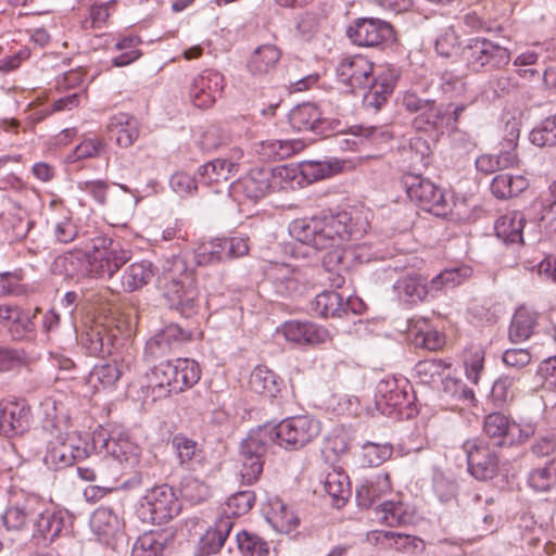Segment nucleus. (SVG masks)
Wrapping results in <instances>:
<instances>
[{"label":"nucleus","instance_id":"412c9836","mask_svg":"<svg viewBox=\"0 0 556 556\" xmlns=\"http://www.w3.org/2000/svg\"><path fill=\"white\" fill-rule=\"evenodd\" d=\"M275 292L281 296H293L303 288L304 275L299 268L287 264H275L268 270Z\"/></svg>","mask_w":556,"mask_h":556},{"label":"nucleus","instance_id":"79ce46f5","mask_svg":"<svg viewBox=\"0 0 556 556\" xmlns=\"http://www.w3.org/2000/svg\"><path fill=\"white\" fill-rule=\"evenodd\" d=\"M535 325V313L529 311L526 307H519L515 312L509 326V340L513 343H520L526 341L532 334Z\"/></svg>","mask_w":556,"mask_h":556},{"label":"nucleus","instance_id":"a19ab883","mask_svg":"<svg viewBox=\"0 0 556 556\" xmlns=\"http://www.w3.org/2000/svg\"><path fill=\"white\" fill-rule=\"evenodd\" d=\"M172 445L176 452L179 465L188 470H195L202 460V451L198 448L195 441L182 435L176 434L172 440Z\"/></svg>","mask_w":556,"mask_h":556},{"label":"nucleus","instance_id":"9b49d317","mask_svg":"<svg viewBox=\"0 0 556 556\" xmlns=\"http://www.w3.org/2000/svg\"><path fill=\"white\" fill-rule=\"evenodd\" d=\"M267 434L258 429L250 431L242 441L240 447L242 481L247 484H253L263 472L264 460L268 446Z\"/></svg>","mask_w":556,"mask_h":556},{"label":"nucleus","instance_id":"f704fd0d","mask_svg":"<svg viewBox=\"0 0 556 556\" xmlns=\"http://www.w3.org/2000/svg\"><path fill=\"white\" fill-rule=\"evenodd\" d=\"M249 386L254 393L276 397L281 391L283 381L266 366H257L250 376Z\"/></svg>","mask_w":556,"mask_h":556},{"label":"nucleus","instance_id":"774afa93","mask_svg":"<svg viewBox=\"0 0 556 556\" xmlns=\"http://www.w3.org/2000/svg\"><path fill=\"white\" fill-rule=\"evenodd\" d=\"M433 490L442 503H450L456 497L457 486L452 479L438 473L433 478Z\"/></svg>","mask_w":556,"mask_h":556},{"label":"nucleus","instance_id":"393cba45","mask_svg":"<svg viewBox=\"0 0 556 556\" xmlns=\"http://www.w3.org/2000/svg\"><path fill=\"white\" fill-rule=\"evenodd\" d=\"M54 270L67 278L76 279L91 278L90 252L75 251L67 252L54 261Z\"/></svg>","mask_w":556,"mask_h":556},{"label":"nucleus","instance_id":"ddd939ff","mask_svg":"<svg viewBox=\"0 0 556 556\" xmlns=\"http://www.w3.org/2000/svg\"><path fill=\"white\" fill-rule=\"evenodd\" d=\"M289 123L298 131H312L324 137L329 136L340 125L337 121L323 117L319 108L313 103H302L289 113Z\"/></svg>","mask_w":556,"mask_h":556},{"label":"nucleus","instance_id":"bb28decb","mask_svg":"<svg viewBox=\"0 0 556 556\" xmlns=\"http://www.w3.org/2000/svg\"><path fill=\"white\" fill-rule=\"evenodd\" d=\"M392 490L389 472L381 471L375 476L366 478L356 489V498L362 507H370L380 497L387 495Z\"/></svg>","mask_w":556,"mask_h":556},{"label":"nucleus","instance_id":"6e6552de","mask_svg":"<svg viewBox=\"0 0 556 556\" xmlns=\"http://www.w3.org/2000/svg\"><path fill=\"white\" fill-rule=\"evenodd\" d=\"M91 454V441L76 433H70L65 438H56L49 442L43 462L48 467L59 470L71 467Z\"/></svg>","mask_w":556,"mask_h":556},{"label":"nucleus","instance_id":"de8ad7c7","mask_svg":"<svg viewBox=\"0 0 556 556\" xmlns=\"http://www.w3.org/2000/svg\"><path fill=\"white\" fill-rule=\"evenodd\" d=\"M471 274L472 269L469 266H458L444 269L431 279L430 288H432L433 293L442 290L443 288H455L468 279Z\"/></svg>","mask_w":556,"mask_h":556},{"label":"nucleus","instance_id":"680f3d73","mask_svg":"<svg viewBox=\"0 0 556 556\" xmlns=\"http://www.w3.org/2000/svg\"><path fill=\"white\" fill-rule=\"evenodd\" d=\"M530 140L538 147L556 146V114L545 118L530 132Z\"/></svg>","mask_w":556,"mask_h":556},{"label":"nucleus","instance_id":"f8f14e48","mask_svg":"<svg viewBox=\"0 0 556 556\" xmlns=\"http://www.w3.org/2000/svg\"><path fill=\"white\" fill-rule=\"evenodd\" d=\"M191 339L190 330L182 329L177 324H169L147 341L144 355L152 359L166 357Z\"/></svg>","mask_w":556,"mask_h":556},{"label":"nucleus","instance_id":"f03ea898","mask_svg":"<svg viewBox=\"0 0 556 556\" xmlns=\"http://www.w3.org/2000/svg\"><path fill=\"white\" fill-rule=\"evenodd\" d=\"M160 283L169 306L182 317L190 318L198 313L195 276L185 258L174 257L164 269Z\"/></svg>","mask_w":556,"mask_h":556},{"label":"nucleus","instance_id":"e433bc0d","mask_svg":"<svg viewBox=\"0 0 556 556\" xmlns=\"http://www.w3.org/2000/svg\"><path fill=\"white\" fill-rule=\"evenodd\" d=\"M405 394L397 389L394 380H381L376 388L375 403L377 408L384 415H391L393 409L401 407Z\"/></svg>","mask_w":556,"mask_h":556},{"label":"nucleus","instance_id":"864d4df0","mask_svg":"<svg viewBox=\"0 0 556 556\" xmlns=\"http://www.w3.org/2000/svg\"><path fill=\"white\" fill-rule=\"evenodd\" d=\"M255 496L252 491H241L231 495L223 509L220 517L231 518L247 514L254 505Z\"/></svg>","mask_w":556,"mask_h":556},{"label":"nucleus","instance_id":"8fccbe9b","mask_svg":"<svg viewBox=\"0 0 556 556\" xmlns=\"http://www.w3.org/2000/svg\"><path fill=\"white\" fill-rule=\"evenodd\" d=\"M378 518L389 527L402 526L409 520V516L401 502L387 501L376 507Z\"/></svg>","mask_w":556,"mask_h":556},{"label":"nucleus","instance_id":"39448f33","mask_svg":"<svg viewBox=\"0 0 556 556\" xmlns=\"http://www.w3.org/2000/svg\"><path fill=\"white\" fill-rule=\"evenodd\" d=\"M462 58L468 70L475 73L500 70L510 62L505 47L486 38H472L463 48Z\"/></svg>","mask_w":556,"mask_h":556},{"label":"nucleus","instance_id":"4c0bfd02","mask_svg":"<svg viewBox=\"0 0 556 556\" xmlns=\"http://www.w3.org/2000/svg\"><path fill=\"white\" fill-rule=\"evenodd\" d=\"M350 309V301L336 291H324L315 296L313 311L321 317H341Z\"/></svg>","mask_w":556,"mask_h":556},{"label":"nucleus","instance_id":"dca6fc26","mask_svg":"<svg viewBox=\"0 0 556 556\" xmlns=\"http://www.w3.org/2000/svg\"><path fill=\"white\" fill-rule=\"evenodd\" d=\"M339 80L352 89H366L374 81V65L365 56L344 58L337 67Z\"/></svg>","mask_w":556,"mask_h":556},{"label":"nucleus","instance_id":"5fc2aeb1","mask_svg":"<svg viewBox=\"0 0 556 556\" xmlns=\"http://www.w3.org/2000/svg\"><path fill=\"white\" fill-rule=\"evenodd\" d=\"M324 491L331 496L339 506L350 495L349 478L341 471L333 470L327 473L324 480Z\"/></svg>","mask_w":556,"mask_h":556},{"label":"nucleus","instance_id":"58836bf2","mask_svg":"<svg viewBox=\"0 0 556 556\" xmlns=\"http://www.w3.org/2000/svg\"><path fill=\"white\" fill-rule=\"evenodd\" d=\"M403 106L412 113H418V118H424L427 125L435 126L442 117V111L433 100H425L414 92H406L402 100Z\"/></svg>","mask_w":556,"mask_h":556},{"label":"nucleus","instance_id":"7ed1b4c3","mask_svg":"<svg viewBox=\"0 0 556 556\" xmlns=\"http://www.w3.org/2000/svg\"><path fill=\"white\" fill-rule=\"evenodd\" d=\"M257 429L267 434L269 444L277 443L285 450L296 451L319 435L320 422L308 415H299L285 418L274 427H260Z\"/></svg>","mask_w":556,"mask_h":556},{"label":"nucleus","instance_id":"a18cd8bd","mask_svg":"<svg viewBox=\"0 0 556 556\" xmlns=\"http://www.w3.org/2000/svg\"><path fill=\"white\" fill-rule=\"evenodd\" d=\"M9 308V318L5 320L11 323L10 331L13 338L22 340L35 332L34 318L39 308H36L34 314L22 311L17 306L7 305Z\"/></svg>","mask_w":556,"mask_h":556},{"label":"nucleus","instance_id":"c9c22d12","mask_svg":"<svg viewBox=\"0 0 556 556\" xmlns=\"http://www.w3.org/2000/svg\"><path fill=\"white\" fill-rule=\"evenodd\" d=\"M154 276L151 262L140 261L126 267L121 278V286L126 292H132L147 286Z\"/></svg>","mask_w":556,"mask_h":556},{"label":"nucleus","instance_id":"aec40b11","mask_svg":"<svg viewBox=\"0 0 556 556\" xmlns=\"http://www.w3.org/2000/svg\"><path fill=\"white\" fill-rule=\"evenodd\" d=\"M70 516L66 511L47 509L38 514L34 522L33 538L52 543L63 532H67Z\"/></svg>","mask_w":556,"mask_h":556},{"label":"nucleus","instance_id":"0eeeda50","mask_svg":"<svg viewBox=\"0 0 556 556\" xmlns=\"http://www.w3.org/2000/svg\"><path fill=\"white\" fill-rule=\"evenodd\" d=\"M402 184L410 201L424 211L439 217L448 213L450 204L444 192L430 179L420 175L406 174L403 176Z\"/></svg>","mask_w":556,"mask_h":556},{"label":"nucleus","instance_id":"ea45409f","mask_svg":"<svg viewBox=\"0 0 556 556\" xmlns=\"http://www.w3.org/2000/svg\"><path fill=\"white\" fill-rule=\"evenodd\" d=\"M174 364V392L179 393L193 387L201 377L199 364L189 358H177Z\"/></svg>","mask_w":556,"mask_h":556},{"label":"nucleus","instance_id":"a211bd4d","mask_svg":"<svg viewBox=\"0 0 556 556\" xmlns=\"http://www.w3.org/2000/svg\"><path fill=\"white\" fill-rule=\"evenodd\" d=\"M282 331L287 341L298 344H325L331 340L326 328L312 321L289 320L283 324Z\"/></svg>","mask_w":556,"mask_h":556},{"label":"nucleus","instance_id":"cd10ccee","mask_svg":"<svg viewBox=\"0 0 556 556\" xmlns=\"http://www.w3.org/2000/svg\"><path fill=\"white\" fill-rule=\"evenodd\" d=\"M106 131L115 135V142L121 148H128L134 144L139 136V126L136 118L127 113L113 114L105 126Z\"/></svg>","mask_w":556,"mask_h":556},{"label":"nucleus","instance_id":"c03bdc74","mask_svg":"<svg viewBox=\"0 0 556 556\" xmlns=\"http://www.w3.org/2000/svg\"><path fill=\"white\" fill-rule=\"evenodd\" d=\"M279 59L280 52L275 46L264 45L250 56L248 68L253 75H263L268 73Z\"/></svg>","mask_w":556,"mask_h":556},{"label":"nucleus","instance_id":"0e129e2a","mask_svg":"<svg viewBox=\"0 0 556 556\" xmlns=\"http://www.w3.org/2000/svg\"><path fill=\"white\" fill-rule=\"evenodd\" d=\"M393 453L390 444H376L367 442L363 446V459L368 466H379L388 460Z\"/></svg>","mask_w":556,"mask_h":556},{"label":"nucleus","instance_id":"09e8293b","mask_svg":"<svg viewBox=\"0 0 556 556\" xmlns=\"http://www.w3.org/2000/svg\"><path fill=\"white\" fill-rule=\"evenodd\" d=\"M194 260L199 266H207L226 260L222 239L200 243L194 249Z\"/></svg>","mask_w":556,"mask_h":556},{"label":"nucleus","instance_id":"3c124183","mask_svg":"<svg viewBox=\"0 0 556 556\" xmlns=\"http://www.w3.org/2000/svg\"><path fill=\"white\" fill-rule=\"evenodd\" d=\"M238 547L243 556H268L269 544L257 534L241 531L236 536Z\"/></svg>","mask_w":556,"mask_h":556},{"label":"nucleus","instance_id":"5701e85b","mask_svg":"<svg viewBox=\"0 0 556 556\" xmlns=\"http://www.w3.org/2000/svg\"><path fill=\"white\" fill-rule=\"evenodd\" d=\"M399 301L407 304H415L426 299L428 294L434 296L430 282L418 274H409L401 277L393 286Z\"/></svg>","mask_w":556,"mask_h":556},{"label":"nucleus","instance_id":"c85d7f7f","mask_svg":"<svg viewBox=\"0 0 556 556\" xmlns=\"http://www.w3.org/2000/svg\"><path fill=\"white\" fill-rule=\"evenodd\" d=\"M123 526L119 517L109 507L97 508L90 517L91 531L106 544L123 530Z\"/></svg>","mask_w":556,"mask_h":556},{"label":"nucleus","instance_id":"f3484780","mask_svg":"<svg viewBox=\"0 0 556 556\" xmlns=\"http://www.w3.org/2000/svg\"><path fill=\"white\" fill-rule=\"evenodd\" d=\"M399 76L396 68H381L367 87L368 90L363 97L364 105L375 111L384 105L394 90Z\"/></svg>","mask_w":556,"mask_h":556},{"label":"nucleus","instance_id":"e2e57ef3","mask_svg":"<svg viewBox=\"0 0 556 556\" xmlns=\"http://www.w3.org/2000/svg\"><path fill=\"white\" fill-rule=\"evenodd\" d=\"M442 392L446 399L456 403L471 402L475 399L473 391L469 389L462 380L455 378H445L442 381Z\"/></svg>","mask_w":556,"mask_h":556},{"label":"nucleus","instance_id":"603ef678","mask_svg":"<svg viewBox=\"0 0 556 556\" xmlns=\"http://www.w3.org/2000/svg\"><path fill=\"white\" fill-rule=\"evenodd\" d=\"M106 148L104 139L99 137L84 139L67 156L68 163H75L86 159L99 157Z\"/></svg>","mask_w":556,"mask_h":556},{"label":"nucleus","instance_id":"6e6d98bb","mask_svg":"<svg viewBox=\"0 0 556 556\" xmlns=\"http://www.w3.org/2000/svg\"><path fill=\"white\" fill-rule=\"evenodd\" d=\"M164 547L161 535L147 532L137 539L130 556H163Z\"/></svg>","mask_w":556,"mask_h":556},{"label":"nucleus","instance_id":"a878e982","mask_svg":"<svg viewBox=\"0 0 556 556\" xmlns=\"http://www.w3.org/2000/svg\"><path fill=\"white\" fill-rule=\"evenodd\" d=\"M483 431L496 445L510 446L514 445V433L518 431V424L510 421L502 413H492L484 418Z\"/></svg>","mask_w":556,"mask_h":556},{"label":"nucleus","instance_id":"052dcab7","mask_svg":"<svg viewBox=\"0 0 556 556\" xmlns=\"http://www.w3.org/2000/svg\"><path fill=\"white\" fill-rule=\"evenodd\" d=\"M447 365L441 359L419 361L415 366V374L421 383L429 384L441 378Z\"/></svg>","mask_w":556,"mask_h":556},{"label":"nucleus","instance_id":"13d9d810","mask_svg":"<svg viewBox=\"0 0 556 556\" xmlns=\"http://www.w3.org/2000/svg\"><path fill=\"white\" fill-rule=\"evenodd\" d=\"M180 493L187 501L197 504L210 496V489L205 482L193 476H187L180 483Z\"/></svg>","mask_w":556,"mask_h":556},{"label":"nucleus","instance_id":"c756f323","mask_svg":"<svg viewBox=\"0 0 556 556\" xmlns=\"http://www.w3.org/2000/svg\"><path fill=\"white\" fill-rule=\"evenodd\" d=\"M238 172V164L228 159H216L198 169V176L204 185L226 184Z\"/></svg>","mask_w":556,"mask_h":556},{"label":"nucleus","instance_id":"2eb2a0df","mask_svg":"<svg viewBox=\"0 0 556 556\" xmlns=\"http://www.w3.org/2000/svg\"><path fill=\"white\" fill-rule=\"evenodd\" d=\"M348 37L353 43L361 47H377L393 37V27L390 23L379 18H359L351 26Z\"/></svg>","mask_w":556,"mask_h":556},{"label":"nucleus","instance_id":"b1692460","mask_svg":"<svg viewBox=\"0 0 556 556\" xmlns=\"http://www.w3.org/2000/svg\"><path fill=\"white\" fill-rule=\"evenodd\" d=\"M30 422V409L26 405L11 403L0 405V433L4 435L23 434Z\"/></svg>","mask_w":556,"mask_h":556},{"label":"nucleus","instance_id":"72a5a7b5","mask_svg":"<svg viewBox=\"0 0 556 556\" xmlns=\"http://www.w3.org/2000/svg\"><path fill=\"white\" fill-rule=\"evenodd\" d=\"M233 521L231 518L219 517L215 522L214 528L208 529L200 540V554L201 556H208L216 554L224 546L231 529Z\"/></svg>","mask_w":556,"mask_h":556},{"label":"nucleus","instance_id":"49530a36","mask_svg":"<svg viewBox=\"0 0 556 556\" xmlns=\"http://www.w3.org/2000/svg\"><path fill=\"white\" fill-rule=\"evenodd\" d=\"M528 186L522 176L501 174L494 177L491 184L492 193L498 199H506L518 195Z\"/></svg>","mask_w":556,"mask_h":556},{"label":"nucleus","instance_id":"4be33fe9","mask_svg":"<svg viewBox=\"0 0 556 556\" xmlns=\"http://www.w3.org/2000/svg\"><path fill=\"white\" fill-rule=\"evenodd\" d=\"M116 338L115 330L109 329L102 324H96L81 334L80 342L88 354L103 357L113 355Z\"/></svg>","mask_w":556,"mask_h":556},{"label":"nucleus","instance_id":"6ab92c4d","mask_svg":"<svg viewBox=\"0 0 556 556\" xmlns=\"http://www.w3.org/2000/svg\"><path fill=\"white\" fill-rule=\"evenodd\" d=\"M283 174L286 176L289 174L288 169L283 167L276 168L273 172L266 168H253L238 182L237 188H240L247 198L256 201L269 192L271 188L270 178L275 179L277 176L282 178Z\"/></svg>","mask_w":556,"mask_h":556},{"label":"nucleus","instance_id":"bf43d9fd","mask_svg":"<svg viewBox=\"0 0 556 556\" xmlns=\"http://www.w3.org/2000/svg\"><path fill=\"white\" fill-rule=\"evenodd\" d=\"M518 138L519 129L513 126L507 137L501 142L500 152L495 155L498 157L503 169L518 163V155L516 153Z\"/></svg>","mask_w":556,"mask_h":556},{"label":"nucleus","instance_id":"4d7b16f0","mask_svg":"<svg viewBox=\"0 0 556 556\" xmlns=\"http://www.w3.org/2000/svg\"><path fill=\"white\" fill-rule=\"evenodd\" d=\"M529 483L536 491H547L556 483V458L544 467L534 469L529 476Z\"/></svg>","mask_w":556,"mask_h":556},{"label":"nucleus","instance_id":"423d86ee","mask_svg":"<svg viewBox=\"0 0 556 556\" xmlns=\"http://www.w3.org/2000/svg\"><path fill=\"white\" fill-rule=\"evenodd\" d=\"M180 510L175 492L167 484L155 486L147 492L137 508L138 517L146 523L164 525Z\"/></svg>","mask_w":556,"mask_h":556},{"label":"nucleus","instance_id":"473e14b6","mask_svg":"<svg viewBox=\"0 0 556 556\" xmlns=\"http://www.w3.org/2000/svg\"><path fill=\"white\" fill-rule=\"evenodd\" d=\"M526 225L525 216L521 212H508L495 222L494 229L496 236L506 243H523L522 230Z\"/></svg>","mask_w":556,"mask_h":556},{"label":"nucleus","instance_id":"37998d69","mask_svg":"<svg viewBox=\"0 0 556 556\" xmlns=\"http://www.w3.org/2000/svg\"><path fill=\"white\" fill-rule=\"evenodd\" d=\"M303 149L301 140H266L261 143L260 154L270 161H281Z\"/></svg>","mask_w":556,"mask_h":556},{"label":"nucleus","instance_id":"338daca9","mask_svg":"<svg viewBox=\"0 0 556 556\" xmlns=\"http://www.w3.org/2000/svg\"><path fill=\"white\" fill-rule=\"evenodd\" d=\"M31 515L27 506H11L2 515V521L8 530H22Z\"/></svg>","mask_w":556,"mask_h":556},{"label":"nucleus","instance_id":"4468645a","mask_svg":"<svg viewBox=\"0 0 556 556\" xmlns=\"http://www.w3.org/2000/svg\"><path fill=\"white\" fill-rule=\"evenodd\" d=\"M223 89V75L216 71L206 70L193 78L189 88V98L194 106L208 109L220 97Z\"/></svg>","mask_w":556,"mask_h":556},{"label":"nucleus","instance_id":"2f4dec72","mask_svg":"<svg viewBox=\"0 0 556 556\" xmlns=\"http://www.w3.org/2000/svg\"><path fill=\"white\" fill-rule=\"evenodd\" d=\"M174 364L163 362L154 366L147 375V388L151 390L154 399H161L174 392Z\"/></svg>","mask_w":556,"mask_h":556},{"label":"nucleus","instance_id":"20e7f679","mask_svg":"<svg viewBox=\"0 0 556 556\" xmlns=\"http://www.w3.org/2000/svg\"><path fill=\"white\" fill-rule=\"evenodd\" d=\"M90 243L91 278L112 280L131 258V252L112 238L97 236Z\"/></svg>","mask_w":556,"mask_h":556},{"label":"nucleus","instance_id":"f257e3e1","mask_svg":"<svg viewBox=\"0 0 556 556\" xmlns=\"http://www.w3.org/2000/svg\"><path fill=\"white\" fill-rule=\"evenodd\" d=\"M289 232L316 250L340 247L352 237V218L346 212L299 218L290 224Z\"/></svg>","mask_w":556,"mask_h":556},{"label":"nucleus","instance_id":"69168bd1","mask_svg":"<svg viewBox=\"0 0 556 556\" xmlns=\"http://www.w3.org/2000/svg\"><path fill=\"white\" fill-rule=\"evenodd\" d=\"M484 350L477 348L470 351L465 358L466 377L475 384H478L480 375L484 370Z\"/></svg>","mask_w":556,"mask_h":556},{"label":"nucleus","instance_id":"9d476101","mask_svg":"<svg viewBox=\"0 0 556 556\" xmlns=\"http://www.w3.org/2000/svg\"><path fill=\"white\" fill-rule=\"evenodd\" d=\"M462 450L466 455L468 471L478 480L492 479L498 469V456L485 439L475 437L467 439Z\"/></svg>","mask_w":556,"mask_h":556},{"label":"nucleus","instance_id":"1a4fd4ad","mask_svg":"<svg viewBox=\"0 0 556 556\" xmlns=\"http://www.w3.org/2000/svg\"><path fill=\"white\" fill-rule=\"evenodd\" d=\"M91 446L92 453L108 454L125 467L132 468L139 463L140 447L124 433L111 435L99 428L91 435Z\"/></svg>","mask_w":556,"mask_h":556},{"label":"nucleus","instance_id":"7c9ffc66","mask_svg":"<svg viewBox=\"0 0 556 556\" xmlns=\"http://www.w3.org/2000/svg\"><path fill=\"white\" fill-rule=\"evenodd\" d=\"M132 355L127 350L126 355L118 359V354H114L112 363H105L96 366L90 374L92 380L98 381L103 388L114 387L125 370L129 369Z\"/></svg>","mask_w":556,"mask_h":556}]
</instances>
